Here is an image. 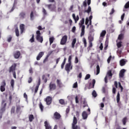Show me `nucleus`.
<instances>
[{
  "instance_id": "obj_1",
  "label": "nucleus",
  "mask_w": 129,
  "mask_h": 129,
  "mask_svg": "<svg viewBox=\"0 0 129 129\" xmlns=\"http://www.w3.org/2000/svg\"><path fill=\"white\" fill-rule=\"evenodd\" d=\"M71 60H72V55H70L68 58V63L66 64L65 69L68 73L70 72V70H72L73 66L71 63Z\"/></svg>"
},
{
  "instance_id": "obj_2",
  "label": "nucleus",
  "mask_w": 129,
  "mask_h": 129,
  "mask_svg": "<svg viewBox=\"0 0 129 129\" xmlns=\"http://www.w3.org/2000/svg\"><path fill=\"white\" fill-rule=\"evenodd\" d=\"M85 22V19L84 18H82V19L80 21V25H81V37H83L84 34H85V26L82 25L84 24Z\"/></svg>"
},
{
  "instance_id": "obj_3",
  "label": "nucleus",
  "mask_w": 129,
  "mask_h": 129,
  "mask_svg": "<svg viewBox=\"0 0 129 129\" xmlns=\"http://www.w3.org/2000/svg\"><path fill=\"white\" fill-rule=\"evenodd\" d=\"M6 106H7V102H6V100H2V107L0 109V118H2V114L6 110Z\"/></svg>"
},
{
  "instance_id": "obj_4",
  "label": "nucleus",
  "mask_w": 129,
  "mask_h": 129,
  "mask_svg": "<svg viewBox=\"0 0 129 129\" xmlns=\"http://www.w3.org/2000/svg\"><path fill=\"white\" fill-rule=\"evenodd\" d=\"M36 40L40 43H43V36H41V32L39 30L36 31Z\"/></svg>"
},
{
  "instance_id": "obj_5",
  "label": "nucleus",
  "mask_w": 129,
  "mask_h": 129,
  "mask_svg": "<svg viewBox=\"0 0 129 129\" xmlns=\"http://www.w3.org/2000/svg\"><path fill=\"white\" fill-rule=\"evenodd\" d=\"M77 118L76 117L74 116L73 121L72 123V128L73 129H78V126H77Z\"/></svg>"
},
{
  "instance_id": "obj_6",
  "label": "nucleus",
  "mask_w": 129,
  "mask_h": 129,
  "mask_svg": "<svg viewBox=\"0 0 129 129\" xmlns=\"http://www.w3.org/2000/svg\"><path fill=\"white\" fill-rule=\"evenodd\" d=\"M112 77V74L111 73V71H108L105 78V83H107V78H109V79H111V77Z\"/></svg>"
},
{
  "instance_id": "obj_7",
  "label": "nucleus",
  "mask_w": 129,
  "mask_h": 129,
  "mask_svg": "<svg viewBox=\"0 0 129 129\" xmlns=\"http://www.w3.org/2000/svg\"><path fill=\"white\" fill-rule=\"evenodd\" d=\"M6 85H7V83H6V81L4 80L1 84L0 88V90L2 92H4V91L6 90Z\"/></svg>"
},
{
  "instance_id": "obj_8",
  "label": "nucleus",
  "mask_w": 129,
  "mask_h": 129,
  "mask_svg": "<svg viewBox=\"0 0 129 129\" xmlns=\"http://www.w3.org/2000/svg\"><path fill=\"white\" fill-rule=\"evenodd\" d=\"M44 101L46 102L47 105H50L52 103V97L47 96L46 98L44 99Z\"/></svg>"
},
{
  "instance_id": "obj_9",
  "label": "nucleus",
  "mask_w": 129,
  "mask_h": 129,
  "mask_svg": "<svg viewBox=\"0 0 129 129\" xmlns=\"http://www.w3.org/2000/svg\"><path fill=\"white\" fill-rule=\"evenodd\" d=\"M68 38V37L67 36V35H64L62 37L60 41L61 45H65V44H66Z\"/></svg>"
},
{
  "instance_id": "obj_10",
  "label": "nucleus",
  "mask_w": 129,
  "mask_h": 129,
  "mask_svg": "<svg viewBox=\"0 0 129 129\" xmlns=\"http://www.w3.org/2000/svg\"><path fill=\"white\" fill-rule=\"evenodd\" d=\"M124 73H125V69L121 70L119 73V78H123V77L124 76Z\"/></svg>"
},
{
  "instance_id": "obj_11",
  "label": "nucleus",
  "mask_w": 129,
  "mask_h": 129,
  "mask_svg": "<svg viewBox=\"0 0 129 129\" xmlns=\"http://www.w3.org/2000/svg\"><path fill=\"white\" fill-rule=\"evenodd\" d=\"M20 55L21 52H20L19 51H15L14 53V57L15 58V59H18V58H20Z\"/></svg>"
},
{
  "instance_id": "obj_12",
  "label": "nucleus",
  "mask_w": 129,
  "mask_h": 129,
  "mask_svg": "<svg viewBox=\"0 0 129 129\" xmlns=\"http://www.w3.org/2000/svg\"><path fill=\"white\" fill-rule=\"evenodd\" d=\"M56 89V84L50 83L49 84V90H55Z\"/></svg>"
},
{
  "instance_id": "obj_13",
  "label": "nucleus",
  "mask_w": 129,
  "mask_h": 129,
  "mask_svg": "<svg viewBox=\"0 0 129 129\" xmlns=\"http://www.w3.org/2000/svg\"><path fill=\"white\" fill-rule=\"evenodd\" d=\"M17 65H16V64H13L10 68V70H9V72L11 73V72H15V70H16V67Z\"/></svg>"
},
{
  "instance_id": "obj_14",
  "label": "nucleus",
  "mask_w": 129,
  "mask_h": 129,
  "mask_svg": "<svg viewBox=\"0 0 129 129\" xmlns=\"http://www.w3.org/2000/svg\"><path fill=\"white\" fill-rule=\"evenodd\" d=\"M43 56H44V52L41 51V52H39L36 57V60L37 61H39V60H40L41 59V58H42V57H43Z\"/></svg>"
},
{
  "instance_id": "obj_15",
  "label": "nucleus",
  "mask_w": 129,
  "mask_h": 129,
  "mask_svg": "<svg viewBox=\"0 0 129 129\" xmlns=\"http://www.w3.org/2000/svg\"><path fill=\"white\" fill-rule=\"evenodd\" d=\"M82 116L83 117V119L86 120L87 119V117H88V114H87V113L86 111H84L82 114Z\"/></svg>"
},
{
  "instance_id": "obj_16",
  "label": "nucleus",
  "mask_w": 129,
  "mask_h": 129,
  "mask_svg": "<svg viewBox=\"0 0 129 129\" xmlns=\"http://www.w3.org/2000/svg\"><path fill=\"white\" fill-rule=\"evenodd\" d=\"M44 126L45 127V129H52V126L50 125V124L48 123L47 121L44 122Z\"/></svg>"
},
{
  "instance_id": "obj_17",
  "label": "nucleus",
  "mask_w": 129,
  "mask_h": 129,
  "mask_svg": "<svg viewBox=\"0 0 129 129\" xmlns=\"http://www.w3.org/2000/svg\"><path fill=\"white\" fill-rule=\"evenodd\" d=\"M47 7L50 11H55L56 9V6H55L54 5H47Z\"/></svg>"
},
{
  "instance_id": "obj_18",
  "label": "nucleus",
  "mask_w": 129,
  "mask_h": 129,
  "mask_svg": "<svg viewBox=\"0 0 129 129\" xmlns=\"http://www.w3.org/2000/svg\"><path fill=\"white\" fill-rule=\"evenodd\" d=\"M54 117L55 119H60V117H61V115L57 112H55L54 114Z\"/></svg>"
},
{
  "instance_id": "obj_19",
  "label": "nucleus",
  "mask_w": 129,
  "mask_h": 129,
  "mask_svg": "<svg viewBox=\"0 0 129 129\" xmlns=\"http://www.w3.org/2000/svg\"><path fill=\"white\" fill-rule=\"evenodd\" d=\"M127 61L126 60L124 59H121L120 60V66H124L125 65V63H126Z\"/></svg>"
},
{
  "instance_id": "obj_20",
  "label": "nucleus",
  "mask_w": 129,
  "mask_h": 129,
  "mask_svg": "<svg viewBox=\"0 0 129 129\" xmlns=\"http://www.w3.org/2000/svg\"><path fill=\"white\" fill-rule=\"evenodd\" d=\"M20 29L21 30V34H23L24 33V31H25V25L24 24L20 25Z\"/></svg>"
},
{
  "instance_id": "obj_21",
  "label": "nucleus",
  "mask_w": 129,
  "mask_h": 129,
  "mask_svg": "<svg viewBox=\"0 0 129 129\" xmlns=\"http://www.w3.org/2000/svg\"><path fill=\"white\" fill-rule=\"evenodd\" d=\"M72 17L74 19V20L75 21V23H77V21L79 20V16H77V17L75 16V14H73L72 15Z\"/></svg>"
},
{
  "instance_id": "obj_22",
  "label": "nucleus",
  "mask_w": 129,
  "mask_h": 129,
  "mask_svg": "<svg viewBox=\"0 0 129 129\" xmlns=\"http://www.w3.org/2000/svg\"><path fill=\"white\" fill-rule=\"evenodd\" d=\"M124 36V34L123 33H121L118 35V40H122V39H123V37Z\"/></svg>"
},
{
  "instance_id": "obj_23",
  "label": "nucleus",
  "mask_w": 129,
  "mask_h": 129,
  "mask_svg": "<svg viewBox=\"0 0 129 129\" xmlns=\"http://www.w3.org/2000/svg\"><path fill=\"white\" fill-rule=\"evenodd\" d=\"M117 42V48H121V46H122V45L121 44V43H122L121 41H119L118 40L116 41Z\"/></svg>"
},
{
  "instance_id": "obj_24",
  "label": "nucleus",
  "mask_w": 129,
  "mask_h": 129,
  "mask_svg": "<svg viewBox=\"0 0 129 129\" xmlns=\"http://www.w3.org/2000/svg\"><path fill=\"white\" fill-rule=\"evenodd\" d=\"M75 44H76V38H74L72 42V47L74 48L75 47Z\"/></svg>"
},
{
  "instance_id": "obj_25",
  "label": "nucleus",
  "mask_w": 129,
  "mask_h": 129,
  "mask_svg": "<svg viewBox=\"0 0 129 129\" xmlns=\"http://www.w3.org/2000/svg\"><path fill=\"white\" fill-rule=\"evenodd\" d=\"M56 83L58 87H61L62 86V83H61V81L60 80L57 79L56 80Z\"/></svg>"
},
{
  "instance_id": "obj_26",
  "label": "nucleus",
  "mask_w": 129,
  "mask_h": 129,
  "mask_svg": "<svg viewBox=\"0 0 129 129\" xmlns=\"http://www.w3.org/2000/svg\"><path fill=\"white\" fill-rule=\"evenodd\" d=\"M116 100H117V103H118V102H119V100H120L119 92H118V93H117V94L116 96Z\"/></svg>"
},
{
  "instance_id": "obj_27",
  "label": "nucleus",
  "mask_w": 129,
  "mask_h": 129,
  "mask_svg": "<svg viewBox=\"0 0 129 129\" xmlns=\"http://www.w3.org/2000/svg\"><path fill=\"white\" fill-rule=\"evenodd\" d=\"M29 121H30V122H32V121L34 120V115L33 114L30 115L29 116Z\"/></svg>"
},
{
  "instance_id": "obj_28",
  "label": "nucleus",
  "mask_w": 129,
  "mask_h": 129,
  "mask_svg": "<svg viewBox=\"0 0 129 129\" xmlns=\"http://www.w3.org/2000/svg\"><path fill=\"white\" fill-rule=\"evenodd\" d=\"M90 12H91V7L90 6L88 7V8L87 10L84 11V13H87V14H90Z\"/></svg>"
},
{
  "instance_id": "obj_29",
  "label": "nucleus",
  "mask_w": 129,
  "mask_h": 129,
  "mask_svg": "<svg viewBox=\"0 0 129 129\" xmlns=\"http://www.w3.org/2000/svg\"><path fill=\"white\" fill-rule=\"evenodd\" d=\"M96 69H97V74L96 75H98V74L100 72V68L99 67V65H97L96 67Z\"/></svg>"
},
{
  "instance_id": "obj_30",
  "label": "nucleus",
  "mask_w": 129,
  "mask_h": 129,
  "mask_svg": "<svg viewBox=\"0 0 129 129\" xmlns=\"http://www.w3.org/2000/svg\"><path fill=\"white\" fill-rule=\"evenodd\" d=\"M106 34V31L105 30H103L100 34V37H104Z\"/></svg>"
},
{
  "instance_id": "obj_31",
  "label": "nucleus",
  "mask_w": 129,
  "mask_h": 129,
  "mask_svg": "<svg viewBox=\"0 0 129 129\" xmlns=\"http://www.w3.org/2000/svg\"><path fill=\"white\" fill-rule=\"evenodd\" d=\"M42 12L43 13L44 16H47V11H46V9H45V8H42Z\"/></svg>"
},
{
  "instance_id": "obj_32",
  "label": "nucleus",
  "mask_w": 129,
  "mask_h": 129,
  "mask_svg": "<svg viewBox=\"0 0 129 129\" xmlns=\"http://www.w3.org/2000/svg\"><path fill=\"white\" fill-rule=\"evenodd\" d=\"M10 84L12 88H14V85H15V80H14V79H12Z\"/></svg>"
},
{
  "instance_id": "obj_33",
  "label": "nucleus",
  "mask_w": 129,
  "mask_h": 129,
  "mask_svg": "<svg viewBox=\"0 0 129 129\" xmlns=\"http://www.w3.org/2000/svg\"><path fill=\"white\" fill-rule=\"evenodd\" d=\"M39 108L41 111H43L44 109V106H43V104H42V103H40L39 104Z\"/></svg>"
},
{
  "instance_id": "obj_34",
  "label": "nucleus",
  "mask_w": 129,
  "mask_h": 129,
  "mask_svg": "<svg viewBox=\"0 0 129 129\" xmlns=\"http://www.w3.org/2000/svg\"><path fill=\"white\" fill-rule=\"evenodd\" d=\"M92 95L93 96V97H96L97 96V94L96 93V91H95V90L93 91Z\"/></svg>"
},
{
  "instance_id": "obj_35",
  "label": "nucleus",
  "mask_w": 129,
  "mask_h": 129,
  "mask_svg": "<svg viewBox=\"0 0 129 129\" xmlns=\"http://www.w3.org/2000/svg\"><path fill=\"white\" fill-rule=\"evenodd\" d=\"M15 33H16L17 37H19V36H20V33L19 32V29L18 28H16L15 29Z\"/></svg>"
},
{
  "instance_id": "obj_36",
  "label": "nucleus",
  "mask_w": 129,
  "mask_h": 129,
  "mask_svg": "<svg viewBox=\"0 0 129 129\" xmlns=\"http://www.w3.org/2000/svg\"><path fill=\"white\" fill-rule=\"evenodd\" d=\"M53 42H54V37L49 38L50 45H51L53 43Z\"/></svg>"
},
{
  "instance_id": "obj_37",
  "label": "nucleus",
  "mask_w": 129,
  "mask_h": 129,
  "mask_svg": "<svg viewBox=\"0 0 129 129\" xmlns=\"http://www.w3.org/2000/svg\"><path fill=\"white\" fill-rule=\"evenodd\" d=\"M89 42H92L94 40L93 37L90 36L88 37Z\"/></svg>"
},
{
  "instance_id": "obj_38",
  "label": "nucleus",
  "mask_w": 129,
  "mask_h": 129,
  "mask_svg": "<svg viewBox=\"0 0 129 129\" xmlns=\"http://www.w3.org/2000/svg\"><path fill=\"white\" fill-rule=\"evenodd\" d=\"M78 86V84H77V82H76V83H75L73 85V88H77Z\"/></svg>"
},
{
  "instance_id": "obj_39",
  "label": "nucleus",
  "mask_w": 129,
  "mask_h": 129,
  "mask_svg": "<svg viewBox=\"0 0 129 129\" xmlns=\"http://www.w3.org/2000/svg\"><path fill=\"white\" fill-rule=\"evenodd\" d=\"M30 20H31V21L34 20V13H33V12H32L30 14Z\"/></svg>"
},
{
  "instance_id": "obj_40",
  "label": "nucleus",
  "mask_w": 129,
  "mask_h": 129,
  "mask_svg": "<svg viewBox=\"0 0 129 129\" xmlns=\"http://www.w3.org/2000/svg\"><path fill=\"white\" fill-rule=\"evenodd\" d=\"M59 101L60 104L63 105V104H64L65 103V101L62 99H60Z\"/></svg>"
},
{
  "instance_id": "obj_41",
  "label": "nucleus",
  "mask_w": 129,
  "mask_h": 129,
  "mask_svg": "<svg viewBox=\"0 0 129 129\" xmlns=\"http://www.w3.org/2000/svg\"><path fill=\"white\" fill-rule=\"evenodd\" d=\"M29 41L31 43H33V42L35 41V39H34V34L32 35V36Z\"/></svg>"
},
{
  "instance_id": "obj_42",
  "label": "nucleus",
  "mask_w": 129,
  "mask_h": 129,
  "mask_svg": "<svg viewBox=\"0 0 129 129\" xmlns=\"http://www.w3.org/2000/svg\"><path fill=\"white\" fill-rule=\"evenodd\" d=\"M118 86L120 88V90L121 92H122V90H123V88L122 87V86H121V84L120 83H118Z\"/></svg>"
},
{
  "instance_id": "obj_43",
  "label": "nucleus",
  "mask_w": 129,
  "mask_h": 129,
  "mask_svg": "<svg viewBox=\"0 0 129 129\" xmlns=\"http://www.w3.org/2000/svg\"><path fill=\"white\" fill-rule=\"evenodd\" d=\"M89 23V18L87 17L85 20V25H87Z\"/></svg>"
},
{
  "instance_id": "obj_44",
  "label": "nucleus",
  "mask_w": 129,
  "mask_h": 129,
  "mask_svg": "<svg viewBox=\"0 0 129 129\" xmlns=\"http://www.w3.org/2000/svg\"><path fill=\"white\" fill-rule=\"evenodd\" d=\"M90 78V75L89 74H87L85 78V80H87Z\"/></svg>"
},
{
  "instance_id": "obj_45",
  "label": "nucleus",
  "mask_w": 129,
  "mask_h": 129,
  "mask_svg": "<svg viewBox=\"0 0 129 129\" xmlns=\"http://www.w3.org/2000/svg\"><path fill=\"white\" fill-rule=\"evenodd\" d=\"M111 58H112L111 55H110V56L108 58L107 61V63H108V64H109V63H110V60H111Z\"/></svg>"
},
{
  "instance_id": "obj_46",
  "label": "nucleus",
  "mask_w": 129,
  "mask_h": 129,
  "mask_svg": "<svg viewBox=\"0 0 129 129\" xmlns=\"http://www.w3.org/2000/svg\"><path fill=\"white\" fill-rule=\"evenodd\" d=\"M122 122H123V124H124V125H125L126 122V118L124 117L123 119H122Z\"/></svg>"
},
{
  "instance_id": "obj_47",
  "label": "nucleus",
  "mask_w": 129,
  "mask_h": 129,
  "mask_svg": "<svg viewBox=\"0 0 129 129\" xmlns=\"http://www.w3.org/2000/svg\"><path fill=\"white\" fill-rule=\"evenodd\" d=\"M125 9H128L129 8V2H128L124 6Z\"/></svg>"
},
{
  "instance_id": "obj_48",
  "label": "nucleus",
  "mask_w": 129,
  "mask_h": 129,
  "mask_svg": "<svg viewBox=\"0 0 129 129\" xmlns=\"http://www.w3.org/2000/svg\"><path fill=\"white\" fill-rule=\"evenodd\" d=\"M39 89V86H36L34 92L35 93H37V92H38V90Z\"/></svg>"
},
{
  "instance_id": "obj_49",
  "label": "nucleus",
  "mask_w": 129,
  "mask_h": 129,
  "mask_svg": "<svg viewBox=\"0 0 129 129\" xmlns=\"http://www.w3.org/2000/svg\"><path fill=\"white\" fill-rule=\"evenodd\" d=\"M83 42H84L85 47H86V45L87 43L86 42V39L85 38H83Z\"/></svg>"
},
{
  "instance_id": "obj_50",
  "label": "nucleus",
  "mask_w": 129,
  "mask_h": 129,
  "mask_svg": "<svg viewBox=\"0 0 129 129\" xmlns=\"http://www.w3.org/2000/svg\"><path fill=\"white\" fill-rule=\"evenodd\" d=\"M114 12H115L114 9L113 8L112 9L111 12L109 13V15H113V14H114Z\"/></svg>"
},
{
  "instance_id": "obj_51",
  "label": "nucleus",
  "mask_w": 129,
  "mask_h": 129,
  "mask_svg": "<svg viewBox=\"0 0 129 129\" xmlns=\"http://www.w3.org/2000/svg\"><path fill=\"white\" fill-rule=\"evenodd\" d=\"M76 103H79V101H78V96H76L75 97Z\"/></svg>"
},
{
  "instance_id": "obj_52",
  "label": "nucleus",
  "mask_w": 129,
  "mask_h": 129,
  "mask_svg": "<svg viewBox=\"0 0 129 129\" xmlns=\"http://www.w3.org/2000/svg\"><path fill=\"white\" fill-rule=\"evenodd\" d=\"M79 60H78V57H77V56L75 57V63L76 64H77V63H78Z\"/></svg>"
},
{
  "instance_id": "obj_53",
  "label": "nucleus",
  "mask_w": 129,
  "mask_h": 129,
  "mask_svg": "<svg viewBox=\"0 0 129 129\" xmlns=\"http://www.w3.org/2000/svg\"><path fill=\"white\" fill-rule=\"evenodd\" d=\"M70 111V108L69 107L67 108L66 109V114H68Z\"/></svg>"
},
{
  "instance_id": "obj_54",
  "label": "nucleus",
  "mask_w": 129,
  "mask_h": 129,
  "mask_svg": "<svg viewBox=\"0 0 129 129\" xmlns=\"http://www.w3.org/2000/svg\"><path fill=\"white\" fill-rule=\"evenodd\" d=\"M21 109V107L20 106H18L17 107V109H16V111L17 112H19V111H20V110Z\"/></svg>"
},
{
  "instance_id": "obj_55",
  "label": "nucleus",
  "mask_w": 129,
  "mask_h": 129,
  "mask_svg": "<svg viewBox=\"0 0 129 129\" xmlns=\"http://www.w3.org/2000/svg\"><path fill=\"white\" fill-rule=\"evenodd\" d=\"M12 38L11 36H9L8 38V41L9 42H11V41H12Z\"/></svg>"
},
{
  "instance_id": "obj_56",
  "label": "nucleus",
  "mask_w": 129,
  "mask_h": 129,
  "mask_svg": "<svg viewBox=\"0 0 129 129\" xmlns=\"http://www.w3.org/2000/svg\"><path fill=\"white\" fill-rule=\"evenodd\" d=\"M32 81H33V79H32V77L29 78L28 81V83H31Z\"/></svg>"
},
{
  "instance_id": "obj_57",
  "label": "nucleus",
  "mask_w": 129,
  "mask_h": 129,
  "mask_svg": "<svg viewBox=\"0 0 129 129\" xmlns=\"http://www.w3.org/2000/svg\"><path fill=\"white\" fill-rule=\"evenodd\" d=\"M83 6L85 7V8H86V7L87 6V4L86 3V0H85L83 2Z\"/></svg>"
},
{
  "instance_id": "obj_58",
  "label": "nucleus",
  "mask_w": 129,
  "mask_h": 129,
  "mask_svg": "<svg viewBox=\"0 0 129 129\" xmlns=\"http://www.w3.org/2000/svg\"><path fill=\"white\" fill-rule=\"evenodd\" d=\"M124 15H125L124 13H123L121 15V21H123V19L124 18Z\"/></svg>"
},
{
  "instance_id": "obj_59",
  "label": "nucleus",
  "mask_w": 129,
  "mask_h": 129,
  "mask_svg": "<svg viewBox=\"0 0 129 129\" xmlns=\"http://www.w3.org/2000/svg\"><path fill=\"white\" fill-rule=\"evenodd\" d=\"M76 30V27L75 26H74L72 28L73 33H75Z\"/></svg>"
},
{
  "instance_id": "obj_60",
  "label": "nucleus",
  "mask_w": 129,
  "mask_h": 129,
  "mask_svg": "<svg viewBox=\"0 0 129 129\" xmlns=\"http://www.w3.org/2000/svg\"><path fill=\"white\" fill-rule=\"evenodd\" d=\"M20 17H22V18H24L25 17V13H21L20 15Z\"/></svg>"
},
{
  "instance_id": "obj_61",
  "label": "nucleus",
  "mask_w": 129,
  "mask_h": 129,
  "mask_svg": "<svg viewBox=\"0 0 129 129\" xmlns=\"http://www.w3.org/2000/svg\"><path fill=\"white\" fill-rule=\"evenodd\" d=\"M29 73L30 74H33V69L32 68H31L30 69H29Z\"/></svg>"
},
{
  "instance_id": "obj_62",
  "label": "nucleus",
  "mask_w": 129,
  "mask_h": 129,
  "mask_svg": "<svg viewBox=\"0 0 129 129\" xmlns=\"http://www.w3.org/2000/svg\"><path fill=\"white\" fill-rule=\"evenodd\" d=\"M99 48L100 49V50H102L103 49V45L102 44V43L100 44Z\"/></svg>"
},
{
  "instance_id": "obj_63",
  "label": "nucleus",
  "mask_w": 129,
  "mask_h": 129,
  "mask_svg": "<svg viewBox=\"0 0 129 129\" xmlns=\"http://www.w3.org/2000/svg\"><path fill=\"white\" fill-rule=\"evenodd\" d=\"M13 77L16 79L17 78V76H16V72L13 73Z\"/></svg>"
},
{
  "instance_id": "obj_64",
  "label": "nucleus",
  "mask_w": 129,
  "mask_h": 129,
  "mask_svg": "<svg viewBox=\"0 0 129 129\" xmlns=\"http://www.w3.org/2000/svg\"><path fill=\"white\" fill-rule=\"evenodd\" d=\"M95 80L93 79V83H92V85H93V88L94 87V85H95Z\"/></svg>"
}]
</instances>
